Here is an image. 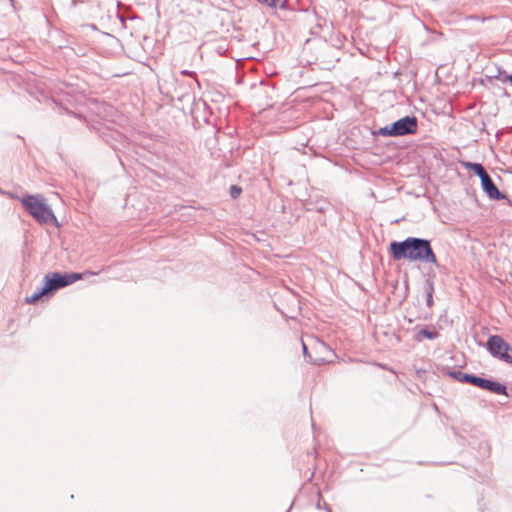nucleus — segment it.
Here are the masks:
<instances>
[{
    "label": "nucleus",
    "mask_w": 512,
    "mask_h": 512,
    "mask_svg": "<svg viewBox=\"0 0 512 512\" xmlns=\"http://www.w3.org/2000/svg\"><path fill=\"white\" fill-rule=\"evenodd\" d=\"M389 249L396 261L409 260L439 265L430 241L424 238L408 237L403 241H393Z\"/></svg>",
    "instance_id": "1"
},
{
    "label": "nucleus",
    "mask_w": 512,
    "mask_h": 512,
    "mask_svg": "<svg viewBox=\"0 0 512 512\" xmlns=\"http://www.w3.org/2000/svg\"><path fill=\"white\" fill-rule=\"evenodd\" d=\"M21 203L29 215L39 223H50L56 221L55 215L50 207L44 202V198L41 195H28L21 199Z\"/></svg>",
    "instance_id": "2"
},
{
    "label": "nucleus",
    "mask_w": 512,
    "mask_h": 512,
    "mask_svg": "<svg viewBox=\"0 0 512 512\" xmlns=\"http://www.w3.org/2000/svg\"><path fill=\"white\" fill-rule=\"evenodd\" d=\"M418 121L415 116H405L389 126L379 129L382 136H404L414 134L417 131Z\"/></svg>",
    "instance_id": "3"
},
{
    "label": "nucleus",
    "mask_w": 512,
    "mask_h": 512,
    "mask_svg": "<svg viewBox=\"0 0 512 512\" xmlns=\"http://www.w3.org/2000/svg\"><path fill=\"white\" fill-rule=\"evenodd\" d=\"M80 279H82V274L80 273L61 274L58 272H54L45 275L44 285L48 292H53L68 285H71Z\"/></svg>",
    "instance_id": "4"
},
{
    "label": "nucleus",
    "mask_w": 512,
    "mask_h": 512,
    "mask_svg": "<svg viewBox=\"0 0 512 512\" xmlns=\"http://www.w3.org/2000/svg\"><path fill=\"white\" fill-rule=\"evenodd\" d=\"M469 384L493 392L498 395H507V388L505 385L473 374L471 375Z\"/></svg>",
    "instance_id": "5"
},
{
    "label": "nucleus",
    "mask_w": 512,
    "mask_h": 512,
    "mask_svg": "<svg viewBox=\"0 0 512 512\" xmlns=\"http://www.w3.org/2000/svg\"><path fill=\"white\" fill-rule=\"evenodd\" d=\"M489 353L502 361V355L510 349V345L499 335H491L486 343Z\"/></svg>",
    "instance_id": "6"
},
{
    "label": "nucleus",
    "mask_w": 512,
    "mask_h": 512,
    "mask_svg": "<svg viewBox=\"0 0 512 512\" xmlns=\"http://www.w3.org/2000/svg\"><path fill=\"white\" fill-rule=\"evenodd\" d=\"M481 186L490 199L501 200L506 198V195L499 191L489 175L481 181Z\"/></svg>",
    "instance_id": "7"
},
{
    "label": "nucleus",
    "mask_w": 512,
    "mask_h": 512,
    "mask_svg": "<svg viewBox=\"0 0 512 512\" xmlns=\"http://www.w3.org/2000/svg\"><path fill=\"white\" fill-rule=\"evenodd\" d=\"M464 167L473 171L482 181L484 177H487L489 174L485 170V168L480 163H472V162H466L464 163Z\"/></svg>",
    "instance_id": "8"
},
{
    "label": "nucleus",
    "mask_w": 512,
    "mask_h": 512,
    "mask_svg": "<svg viewBox=\"0 0 512 512\" xmlns=\"http://www.w3.org/2000/svg\"><path fill=\"white\" fill-rule=\"evenodd\" d=\"M48 290H46L45 285H43L41 288H38L35 292H33L30 296L26 297V302L28 304H33L37 302L39 299H41L44 295H46Z\"/></svg>",
    "instance_id": "9"
},
{
    "label": "nucleus",
    "mask_w": 512,
    "mask_h": 512,
    "mask_svg": "<svg viewBox=\"0 0 512 512\" xmlns=\"http://www.w3.org/2000/svg\"><path fill=\"white\" fill-rule=\"evenodd\" d=\"M448 375L460 382L470 383L471 375L460 370L449 371Z\"/></svg>",
    "instance_id": "10"
},
{
    "label": "nucleus",
    "mask_w": 512,
    "mask_h": 512,
    "mask_svg": "<svg viewBox=\"0 0 512 512\" xmlns=\"http://www.w3.org/2000/svg\"><path fill=\"white\" fill-rule=\"evenodd\" d=\"M438 333L436 331H430L428 329H421L418 333L417 339L421 340V337H424L429 340H433L437 338Z\"/></svg>",
    "instance_id": "11"
},
{
    "label": "nucleus",
    "mask_w": 512,
    "mask_h": 512,
    "mask_svg": "<svg viewBox=\"0 0 512 512\" xmlns=\"http://www.w3.org/2000/svg\"><path fill=\"white\" fill-rule=\"evenodd\" d=\"M433 292H434V285L432 282L427 283L426 288V304L428 307H431L433 305Z\"/></svg>",
    "instance_id": "12"
},
{
    "label": "nucleus",
    "mask_w": 512,
    "mask_h": 512,
    "mask_svg": "<svg viewBox=\"0 0 512 512\" xmlns=\"http://www.w3.org/2000/svg\"><path fill=\"white\" fill-rule=\"evenodd\" d=\"M502 361L512 365V347L510 346V349H507V352L502 355Z\"/></svg>",
    "instance_id": "13"
},
{
    "label": "nucleus",
    "mask_w": 512,
    "mask_h": 512,
    "mask_svg": "<svg viewBox=\"0 0 512 512\" xmlns=\"http://www.w3.org/2000/svg\"><path fill=\"white\" fill-rule=\"evenodd\" d=\"M241 193V188L236 186V185H232L231 188H230V194H231V197L232 198H237Z\"/></svg>",
    "instance_id": "14"
},
{
    "label": "nucleus",
    "mask_w": 512,
    "mask_h": 512,
    "mask_svg": "<svg viewBox=\"0 0 512 512\" xmlns=\"http://www.w3.org/2000/svg\"><path fill=\"white\" fill-rule=\"evenodd\" d=\"M259 3L264 4L270 8L276 7L277 1L276 0H257Z\"/></svg>",
    "instance_id": "15"
},
{
    "label": "nucleus",
    "mask_w": 512,
    "mask_h": 512,
    "mask_svg": "<svg viewBox=\"0 0 512 512\" xmlns=\"http://www.w3.org/2000/svg\"><path fill=\"white\" fill-rule=\"evenodd\" d=\"M316 510H317L318 512H331V510H330L329 508H327V507L322 508V506H321L320 502H318V503H317V505H316Z\"/></svg>",
    "instance_id": "16"
},
{
    "label": "nucleus",
    "mask_w": 512,
    "mask_h": 512,
    "mask_svg": "<svg viewBox=\"0 0 512 512\" xmlns=\"http://www.w3.org/2000/svg\"><path fill=\"white\" fill-rule=\"evenodd\" d=\"M181 74L182 75H188V76H195V73L192 72V71H188V70H182L181 71Z\"/></svg>",
    "instance_id": "17"
},
{
    "label": "nucleus",
    "mask_w": 512,
    "mask_h": 512,
    "mask_svg": "<svg viewBox=\"0 0 512 512\" xmlns=\"http://www.w3.org/2000/svg\"><path fill=\"white\" fill-rule=\"evenodd\" d=\"M508 80L512 85V74L506 75V77L503 79V81Z\"/></svg>",
    "instance_id": "18"
},
{
    "label": "nucleus",
    "mask_w": 512,
    "mask_h": 512,
    "mask_svg": "<svg viewBox=\"0 0 512 512\" xmlns=\"http://www.w3.org/2000/svg\"><path fill=\"white\" fill-rule=\"evenodd\" d=\"M302 346H303V352L306 355L307 354V346L305 345V343H302Z\"/></svg>",
    "instance_id": "19"
},
{
    "label": "nucleus",
    "mask_w": 512,
    "mask_h": 512,
    "mask_svg": "<svg viewBox=\"0 0 512 512\" xmlns=\"http://www.w3.org/2000/svg\"><path fill=\"white\" fill-rule=\"evenodd\" d=\"M316 363H317V364H322V363H324V359H323V358H320V359H318V360L316 361Z\"/></svg>",
    "instance_id": "20"
}]
</instances>
